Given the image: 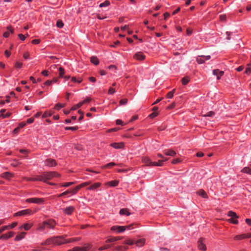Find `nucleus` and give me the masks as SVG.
Wrapping results in <instances>:
<instances>
[{"mask_svg": "<svg viewBox=\"0 0 251 251\" xmlns=\"http://www.w3.org/2000/svg\"><path fill=\"white\" fill-rule=\"evenodd\" d=\"M60 176V175L56 172H44L42 175V177H43L42 181L46 183H47L48 180ZM48 183L51 185H55V183L52 182H48Z\"/></svg>", "mask_w": 251, "mask_h": 251, "instance_id": "1", "label": "nucleus"}, {"mask_svg": "<svg viewBox=\"0 0 251 251\" xmlns=\"http://www.w3.org/2000/svg\"><path fill=\"white\" fill-rule=\"evenodd\" d=\"M77 240V239L75 238L66 239L63 236H56L53 237V245L59 246L63 244L71 243Z\"/></svg>", "mask_w": 251, "mask_h": 251, "instance_id": "2", "label": "nucleus"}, {"mask_svg": "<svg viewBox=\"0 0 251 251\" xmlns=\"http://www.w3.org/2000/svg\"><path fill=\"white\" fill-rule=\"evenodd\" d=\"M227 215L229 217H231V218L228 220V222L234 224H237L238 223V221L237 220V219L238 218V216L237 215L235 212L232 211H229L227 213Z\"/></svg>", "mask_w": 251, "mask_h": 251, "instance_id": "3", "label": "nucleus"}, {"mask_svg": "<svg viewBox=\"0 0 251 251\" xmlns=\"http://www.w3.org/2000/svg\"><path fill=\"white\" fill-rule=\"evenodd\" d=\"M142 161L147 166H162L161 164H157L156 162H152L148 157H144Z\"/></svg>", "mask_w": 251, "mask_h": 251, "instance_id": "4", "label": "nucleus"}, {"mask_svg": "<svg viewBox=\"0 0 251 251\" xmlns=\"http://www.w3.org/2000/svg\"><path fill=\"white\" fill-rule=\"evenodd\" d=\"M33 213L32 211L30 209H26L15 213L14 216H20L30 215Z\"/></svg>", "mask_w": 251, "mask_h": 251, "instance_id": "5", "label": "nucleus"}, {"mask_svg": "<svg viewBox=\"0 0 251 251\" xmlns=\"http://www.w3.org/2000/svg\"><path fill=\"white\" fill-rule=\"evenodd\" d=\"M211 56L210 55H199L196 58L198 63L201 64L205 62L206 60L210 59Z\"/></svg>", "mask_w": 251, "mask_h": 251, "instance_id": "6", "label": "nucleus"}, {"mask_svg": "<svg viewBox=\"0 0 251 251\" xmlns=\"http://www.w3.org/2000/svg\"><path fill=\"white\" fill-rule=\"evenodd\" d=\"M25 201L27 202H32L40 204L43 203L44 200L42 198H32L26 199Z\"/></svg>", "mask_w": 251, "mask_h": 251, "instance_id": "7", "label": "nucleus"}, {"mask_svg": "<svg viewBox=\"0 0 251 251\" xmlns=\"http://www.w3.org/2000/svg\"><path fill=\"white\" fill-rule=\"evenodd\" d=\"M44 224L46 225V226L50 228H53L55 225V222L52 220H49L44 222Z\"/></svg>", "mask_w": 251, "mask_h": 251, "instance_id": "8", "label": "nucleus"}, {"mask_svg": "<svg viewBox=\"0 0 251 251\" xmlns=\"http://www.w3.org/2000/svg\"><path fill=\"white\" fill-rule=\"evenodd\" d=\"M133 57L138 60L142 61L145 59L146 56L142 52H137L134 54Z\"/></svg>", "mask_w": 251, "mask_h": 251, "instance_id": "9", "label": "nucleus"}, {"mask_svg": "<svg viewBox=\"0 0 251 251\" xmlns=\"http://www.w3.org/2000/svg\"><path fill=\"white\" fill-rule=\"evenodd\" d=\"M163 153L168 156H175L176 154V152L172 149H166L163 151Z\"/></svg>", "mask_w": 251, "mask_h": 251, "instance_id": "10", "label": "nucleus"}, {"mask_svg": "<svg viewBox=\"0 0 251 251\" xmlns=\"http://www.w3.org/2000/svg\"><path fill=\"white\" fill-rule=\"evenodd\" d=\"M45 165L48 167H53L56 165V162L54 159H47L45 161Z\"/></svg>", "mask_w": 251, "mask_h": 251, "instance_id": "11", "label": "nucleus"}, {"mask_svg": "<svg viewBox=\"0 0 251 251\" xmlns=\"http://www.w3.org/2000/svg\"><path fill=\"white\" fill-rule=\"evenodd\" d=\"M203 238H201L198 241V246L200 250L202 251H205L206 250V247L205 244H203Z\"/></svg>", "mask_w": 251, "mask_h": 251, "instance_id": "12", "label": "nucleus"}, {"mask_svg": "<svg viewBox=\"0 0 251 251\" xmlns=\"http://www.w3.org/2000/svg\"><path fill=\"white\" fill-rule=\"evenodd\" d=\"M91 183L90 182H84L83 183H81V184L79 185H77V186H76L74 189V190L73 191V192L74 193H76L77 192V191L80 189L82 187H83L84 186H86L89 184H90Z\"/></svg>", "mask_w": 251, "mask_h": 251, "instance_id": "13", "label": "nucleus"}, {"mask_svg": "<svg viewBox=\"0 0 251 251\" xmlns=\"http://www.w3.org/2000/svg\"><path fill=\"white\" fill-rule=\"evenodd\" d=\"M213 74L216 75L218 79H220L221 77L224 75V72L219 71L218 69H215L213 71Z\"/></svg>", "mask_w": 251, "mask_h": 251, "instance_id": "14", "label": "nucleus"}, {"mask_svg": "<svg viewBox=\"0 0 251 251\" xmlns=\"http://www.w3.org/2000/svg\"><path fill=\"white\" fill-rule=\"evenodd\" d=\"M75 210V208L73 206H70L63 209V212L67 215L71 214Z\"/></svg>", "mask_w": 251, "mask_h": 251, "instance_id": "15", "label": "nucleus"}, {"mask_svg": "<svg viewBox=\"0 0 251 251\" xmlns=\"http://www.w3.org/2000/svg\"><path fill=\"white\" fill-rule=\"evenodd\" d=\"M25 180L27 181H42L43 177L41 176H38L36 177H25Z\"/></svg>", "mask_w": 251, "mask_h": 251, "instance_id": "16", "label": "nucleus"}, {"mask_svg": "<svg viewBox=\"0 0 251 251\" xmlns=\"http://www.w3.org/2000/svg\"><path fill=\"white\" fill-rule=\"evenodd\" d=\"M14 235V232H9L7 233L2 234L0 236V239H7Z\"/></svg>", "mask_w": 251, "mask_h": 251, "instance_id": "17", "label": "nucleus"}, {"mask_svg": "<svg viewBox=\"0 0 251 251\" xmlns=\"http://www.w3.org/2000/svg\"><path fill=\"white\" fill-rule=\"evenodd\" d=\"M110 146L115 149H119L123 148L124 147V143L122 142L113 143L111 144Z\"/></svg>", "mask_w": 251, "mask_h": 251, "instance_id": "18", "label": "nucleus"}, {"mask_svg": "<svg viewBox=\"0 0 251 251\" xmlns=\"http://www.w3.org/2000/svg\"><path fill=\"white\" fill-rule=\"evenodd\" d=\"M132 226V225H130L127 226H118L117 231L118 232H122L124 231L126 229H130V227Z\"/></svg>", "mask_w": 251, "mask_h": 251, "instance_id": "19", "label": "nucleus"}, {"mask_svg": "<svg viewBox=\"0 0 251 251\" xmlns=\"http://www.w3.org/2000/svg\"><path fill=\"white\" fill-rule=\"evenodd\" d=\"M122 239L123 237L120 236L112 237L108 238L107 240H106L105 242L106 243L114 242L118 240H121Z\"/></svg>", "mask_w": 251, "mask_h": 251, "instance_id": "20", "label": "nucleus"}, {"mask_svg": "<svg viewBox=\"0 0 251 251\" xmlns=\"http://www.w3.org/2000/svg\"><path fill=\"white\" fill-rule=\"evenodd\" d=\"M145 243V239H140L136 241H135L134 244L138 247H141L144 246Z\"/></svg>", "mask_w": 251, "mask_h": 251, "instance_id": "21", "label": "nucleus"}, {"mask_svg": "<svg viewBox=\"0 0 251 251\" xmlns=\"http://www.w3.org/2000/svg\"><path fill=\"white\" fill-rule=\"evenodd\" d=\"M1 177L5 179H9L10 178L13 176V174L9 172H5L1 174Z\"/></svg>", "mask_w": 251, "mask_h": 251, "instance_id": "22", "label": "nucleus"}, {"mask_svg": "<svg viewBox=\"0 0 251 251\" xmlns=\"http://www.w3.org/2000/svg\"><path fill=\"white\" fill-rule=\"evenodd\" d=\"M128 249V247L123 246H118L114 248V250L116 251H126Z\"/></svg>", "mask_w": 251, "mask_h": 251, "instance_id": "23", "label": "nucleus"}, {"mask_svg": "<svg viewBox=\"0 0 251 251\" xmlns=\"http://www.w3.org/2000/svg\"><path fill=\"white\" fill-rule=\"evenodd\" d=\"M6 110L5 109H2L0 110V113H1V115H0V117H2L3 118H8L10 117L11 115L10 113H6V114H4V113L5 112Z\"/></svg>", "mask_w": 251, "mask_h": 251, "instance_id": "24", "label": "nucleus"}, {"mask_svg": "<svg viewBox=\"0 0 251 251\" xmlns=\"http://www.w3.org/2000/svg\"><path fill=\"white\" fill-rule=\"evenodd\" d=\"M90 249V247L89 245L84 247L83 248L79 247H75V249L76 251H87Z\"/></svg>", "mask_w": 251, "mask_h": 251, "instance_id": "25", "label": "nucleus"}, {"mask_svg": "<svg viewBox=\"0 0 251 251\" xmlns=\"http://www.w3.org/2000/svg\"><path fill=\"white\" fill-rule=\"evenodd\" d=\"M120 214L121 215L129 216L130 215V213L129 212V210L126 208L121 209L120 211Z\"/></svg>", "mask_w": 251, "mask_h": 251, "instance_id": "26", "label": "nucleus"}, {"mask_svg": "<svg viewBox=\"0 0 251 251\" xmlns=\"http://www.w3.org/2000/svg\"><path fill=\"white\" fill-rule=\"evenodd\" d=\"M74 190V189H72V190H68L65 192H64L63 193L60 194H59L57 197H63V196H64L67 194H69L70 193H71L72 194H75V193H74L73 192V191Z\"/></svg>", "mask_w": 251, "mask_h": 251, "instance_id": "27", "label": "nucleus"}, {"mask_svg": "<svg viewBox=\"0 0 251 251\" xmlns=\"http://www.w3.org/2000/svg\"><path fill=\"white\" fill-rule=\"evenodd\" d=\"M33 225L32 224L26 223L21 226V227H20V229L23 228L25 230H28Z\"/></svg>", "mask_w": 251, "mask_h": 251, "instance_id": "28", "label": "nucleus"}, {"mask_svg": "<svg viewBox=\"0 0 251 251\" xmlns=\"http://www.w3.org/2000/svg\"><path fill=\"white\" fill-rule=\"evenodd\" d=\"M26 234V233L25 232H21L20 234L17 235L15 238V241H19V240H20L22 239H23L25 236V235Z\"/></svg>", "mask_w": 251, "mask_h": 251, "instance_id": "29", "label": "nucleus"}, {"mask_svg": "<svg viewBox=\"0 0 251 251\" xmlns=\"http://www.w3.org/2000/svg\"><path fill=\"white\" fill-rule=\"evenodd\" d=\"M100 186V183H96L94 184L91 185L88 188V190H95L98 188H99Z\"/></svg>", "mask_w": 251, "mask_h": 251, "instance_id": "30", "label": "nucleus"}, {"mask_svg": "<svg viewBox=\"0 0 251 251\" xmlns=\"http://www.w3.org/2000/svg\"><path fill=\"white\" fill-rule=\"evenodd\" d=\"M90 60H91V62L93 64H94L96 65L99 64V60L98 58L96 56L91 57L90 58Z\"/></svg>", "mask_w": 251, "mask_h": 251, "instance_id": "31", "label": "nucleus"}, {"mask_svg": "<svg viewBox=\"0 0 251 251\" xmlns=\"http://www.w3.org/2000/svg\"><path fill=\"white\" fill-rule=\"evenodd\" d=\"M197 193L203 198H207V195L206 192L203 190H200Z\"/></svg>", "mask_w": 251, "mask_h": 251, "instance_id": "32", "label": "nucleus"}, {"mask_svg": "<svg viewBox=\"0 0 251 251\" xmlns=\"http://www.w3.org/2000/svg\"><path fill=\"white\" fill-rule=\"evenodd\" d=\"M119 183L118 180H112L107 182V184L110 186L114 187L116 186Z\"/></svg>", "mask_w": 251, "mask_h": 251, "instance_id": "33", "label": "nucleus"}, {"mask_svg": "<svg viewBox=\"0 0 251 251\" xmlns=\"http://www.w3.org/2000/svg\"><path fill=\"white\" fill-rule=\"evenodd\" d=\"M234 238L235 240H241V239H243L244 238H246V234H244L236 235L234 237Z\"/></svg>", "mask_w": 251, "mask_h": 251, "instance_id": "34", "label": "nucleus"}, {"mask_svg": "<svg viewBox=\"0 0 251 251\" xmlns=\"http://www.w3.org/2000/svg\"><path fill=\"white\" fill-rule=\"evenodd\" d=\"M242 172L243 173H247V174L251 175V168H250L247 167H244L242 169Z\"/></svg>", "mask_w": 251, "mask_h": 251, "instance_id": "35", "label": "nucleus"}, {"mask_svg": "<svg viewBox=\"0 0 251 251\" xmlns=\"http://www.w3.org/2000/svg\"><path fill=\"white\" fill-rule=\"evenodd\" d=\"M189 78L187 76H186L182 78L181 82L183 85H186L189 82Z\"/></svg>", "mask_w": 251, "mask_h": 251, "instance_id": "36", "label": "nucleus"}, {"mask_svg": "<svg viewBox=\"0 0 251 251\" xmlns=\"http://www.w3.org/2000/svg\"><path fill=\"white\" fill-rule=\"evenodd\" d=\"M110 3V1L106 0L104 1L103 2L101 3L100 4L99 6L100 7H106V6L109 5Z\"/></svg>", "mask_w": 251, "mask_h": 251, "instance_id": "37", "label": "nucleus"}, {"mask_svg": "<svg viewBox=\"0 0 251 251\" xmlns=\"http://www.w3.org/2000/svg\"><path fill=\"white\" fill-rule=\"evenodd\" d=\"M175 91H176V89H174L172 91H170L169 93H168V94L167 95V98H169V99L172 98L173 97Z\"/></svg>", "mask_w": 251, "mask_h": 251, "instance_id": "38", "label": "nucleus"}, {"mask_svg": "<svg viewBox=\"0 0 251 251\" xmlns=\"http://www.w3.org/2000/svg\"><path fill=\"white\" fill-rule=\"evenodd\" d=\"M112 246H113V245H106L104 246L101 247L99 248V250L102 251V250H106L107 249H109V248H110Z\"/></svg>", "mask_w": 251, "mask_h": 251, "instance_id": "39", "label": "nucleus"}, {"mask_svg": "<svg viewBox=\"0 0 251 251\" xmlns=\"http://www.w3.org/2000/svg\"><path fill=\"white\" fill-rule=\"evenodd\" d=\"M82 105V103L81 102H80L78 103H77V104L75 105L74 106H73L72 107L71 110H76L77 108H78L80 107H81Z\"/></svg>", "mask_w": 251, "mask_h": 251, "instance_id": "40", "label": "nucleus"}, {"mask_svg": "<svg viewBox=\"0 0 251 251\" xmlns=\"http://www.w3.org/2000/svg\"><path fill=\"white\" fill-rule=\"evenodd\" d=\"M78 127L77 126H67L65 128L66 130H72L73 131L76 130L78 129Z\"/></svg>", "mask_w": 251, "mask_h": 251, "instance_id": "41", "label": "nucleus"}, {"mask_svg": "<svg viewBox=\"0 0 251 251\" xmlns=\"http://www.w3.org/2000/svg\"><path fill=\"white\" fill-rule=\"evenodd\" d=\"M46 227V225H44L43 222L42 224L39 225L38 229L41 231H43L45 229Z\"/></svg>", "mask_w": 251, "mask_h": 251, "instance_id": "42", "label": "nucleus"}, {"mask_svg": "<svg viewBox=\"0 0 251 251\" xmlns=\"http://www.w3.org/2000/svg\"><path fill=\"white\" fill-rule=\"evenodd\" d=\"M134 243H135V241H133V240H127L125 241L123 243V244H127V245H132L134 244Z\"/></svg>", "mask_w": 251, "mask_h": 251, "instance_id": "43", "label": "nucleus"}, {"mask_svg": "<svg viewBox=\"0 0 251 251\" xmlns=\"http://www.w3.org/2000/svg\"><path fill=\"white\" fill-rule=\"evenodd\" d=\"M64 24L61 20H58L56 22V26L59 28H62Z\"/></svg>", "mask_w": 251, "mask_h": 251, "instance_id": "44", "label": "nucleus"}, {"mask_svg": "<svg viewBox=\"0 0 251 251\" xmlns=\"http://www.w3.org/2000/svg\"><path fill=\"white\" fill-rule=\"evenodd\" d=\"M45 244H47V245H49L50 244L53 245V237L47 239L45 241Z\"/></svg>", "mask_w": 251, "mask_h": 251, "instance_id": "45", "label": "nucleus"}, {"mask_svg": "<svg viewBox=\"0 0 251 251\" xmlns=\"http://www.w3.org/2000/svg\"><path fill=\"white\" fill-rule=\"evenodd\" d=\"M74 184V182H66V183H63L62 184H61V187H69L70 186V185H72Z\"/></svg>", "mask_w": 251, "mask_h": 251, "instance_id": "46", "label": "nucleus"}, {"mask_svg": "<svg viewBox=\"0 0 251 251\" xmlns=\"http://www.w3.org/2000/svg\"><path fill=\"white\" fill-rule=\"evenodd\" d=\"M65 106L64 104H61L60 103H57L55 104L54 106V109L59 110L60 109H61L62 107H63Z\"/></svg>", "mask_w": 251, "mask_h": 251, "instance_id": "47", "label": "nucleus"}, {"mask_svg": "<svg viewBox=\"0 0 251 251\" xmlns=\"http://www.w3.org/2000/svg\"><path fill=\"white\" fill-rule=\"evenodd\" d=\"M23 66V63L17 61L15 64V67L17 69L21 68Z\"/></svg>", "mask_w": 251, "mask_h": 251, "instance_id": "48", "label": "nucleus"}, {"mask_svg": "<svg viewBox=\"0 0 251 251\" xmlns=\"http://www.w3.org/2000/svg\"><path fill=\"white\" fill-rule=\"evenodd\" d=\"M215 115V113L213 111H210L207 112L206 114L203 116L205 117H213Z\"/></svg>", "mask_w": 251, "mask_h": 251, "instance_id": "49", "label": "nucleus"}, {"mask_svg": "<svg viewBox=\"0 0 251 251\" xmlns=\"http://www.w3.org/2000/svg\"><path fill=\"white\" fill-rule=\"evenodd\" d=\"M59 76L61 77H62L63 75L64 74V70L63 69V68L60 67L59 68Z\"/></svg>", "mask_w": 251, "mask_h": 251, "instance_id": "50", "label": "nucleus"}, {"mask_svg": "<svg viewBox=\"0 0 251 251\" xmlns=\"http://www.w3.org/2000/svg\"><path fill=\"white\" fill-rule=\"evenodd\" d=\"M17 223L14 222V223H13L12 224H11V225L6 226H8V229H9L10 228H13L17 226Z\"/></svg>", "mask_w": 251, "mask_h": 251, "instance_id": "51", "label": "nucleus"}, {"mask_svg": "<svg viewBox=\"0 0 251 251\" xmlns=\"http://www.w3.org/2000/svg\"><path fill=\"white\" fill-rule=\"evenodd\" d=\"M181 160L179 158L174 159L172 160V163L174 164H177L181 162Z\"/></svg>", "mask_w": 251, "mask_h": 251, "instance_id": "52", "label": "nucleus"}, {"mask_svg": "<svg viewBox=\"0 0 251 251\" xmlns=\"http://www.w3.org/2000/svg\"><path fill=\"white\" fill-rule=\"evenodd\" d=\"M127 99H122L120 101V104L121 105L126 104L127 103Z\"/></svg>", "mask_w": 251, "mask_h": 251, "instance_id": "53", "label": "nucleus"}, {"mask_svg": "<svg viewBox=\"0 0 251 251\" xmlns=\"http://www.w3.org/2000/svg\"><path fill=\"white\" fill-rule=\"evenodd\" d=\"M115 165H116L115 163H114V162H110V163H108V164H106L105 165H104L103 166V168L114 166Z\"/></svg>", "mask_w": 251, "mask_h": 251, "instance_id": "54", "label": "nucleus"}, {"mask_svg": "<svg viewBox=\"0 0 251 251\" xmlns=\"http://www.w3.org/2000/svg\"><path fill=\"white\" fill-rule=\"evenodd\" d=\"M51 115V113H50V112H45L43 116H42V117L43 118H46V117H47L48 116H50Z\"/></svg>", "mask_w": 251, "mask_h": 251, "instance_id": "55", "label": "nucleus"}, {"mask_svg": "<svg viewBox=\"0 0 251 251\" xmlns=\"http://www.w3.org/2000/svg\"><path fill=\"white\" fill-rule=\"evenodd\" d=\"M5 230H8V226H2L1 228H0V233H2Z\"/></svg>", "mask_w": 251, "mask_h": 251, "instance_id": "56", "label": "nucleus"}, {"mask_svg": "<svg viewBox=\"0 0 251 251\" xmlns=\"http://www.w3.org/2000/svg\"><path fill=\"white\" fill-rule=\"evenodd\" d=\"M115 92V89L114 88H113L112 87H110L109 89V90H108V94H109L112 95V94H114Z\"/></svg>", "mask_w": 251, "mask_h": 251, "instance_id": "57", "label": "nucleus"}, {"mask_svg": "<svg viewBox=\"0 0 251 251\" xmlns=\"http://www.w3.org/2000/svg\"><path fill=\"white\" fill-rule=\"evenodd\" d=\"M158 115V113L157 112H152V113H151L150 115H149V117L151 118H154V117H155L156 116H157V115Z\"/></svg>", "mask_w": 251, "mask_h": 251, "instance_id": "58", "label": "nucleus"}, {"mask_svg": "<svg viewBox=\"0 0 251 251\" xmlns=\"http://www.w3.org/2000/svg\"><path fill=\"white\" fill-rule=\"evenodd\" d=\"M251 65V64H248V66H250ZM251 72V69L250 67H248V68H246V71H245V73L247 74H250Z\"/></svg>", "mask_w": 251, "mask_h": 251, "instance_id": "59", "label": "nucleus"}, {"mask_svg": "<svg viewBox=\"0 0 251 251\" xmlns=\"http://www.w3.org/2000/svg\"><path fill=\"white\" fill-rule=\"evenodd\" d=\"M90 101H91V99L87 98L86 99L82 101H81V102L83 104L84 103H89Z\"/></svg>", "mask_w": 251, "mask_h": 251, "instance_id": "60", "label": "nucleus"}, {"mask_svg": "<svg viewBox=\"0 0 251 251\" xmlns=\"http://www.w3.org/2000/svg\"><path fill=\"white\" fill-rule=\"evenodd\" d=\"M18 36L20 38V39L22 41H24L25 39V36L22 34H18Z\"/></svg>", "mask_w": 251, "mask_h": 251, "instance_id": "61", "label": "nucleus"}, {"mask_svg": "<svg viewBox=\"0 0 251 251\" xmlns=\"http://www.w3.org/2000/svg\"><path fill=\"white\" fill-rule=\"evenodd\" d=\"M71 80L73 82H77L78 83H80L82 81L81 79H79V80H76V78L75 77H73Z\"/></svg>", "mask_w": 251, "mask_h": 251, "instance_id": "62", "label": "nucleus"}, {"mask_svg": "<svg viewBox=\"0 0 251 251\" xmlns=\"http://www.w3.org/2000/svg\"><path fill=\"white\" fill-rule=\"evenodd\" d=\"M32 43L33 44H38L40 42V40L39 39H34L32 41Z\"/></svg>", "mask_w": 251, "mask_h": 251, "instance_id": "63", "label": "nucleus"}, {"mask_svg": "<svg viewBox=\"0 0 251 251\" xmlns=\"http://www.w3.org/2000/svg\"><path fill=\"white\" fill-rule=\"evenodd\" d=\"M7 29L8 30V31L9 32V33H14V29L12 28L11 26H9L7 27Z\"/></svg>", "mask_w": 251, "mask_h": 251, "instance_id": "64", "label": "nucleus"}]
</instances>
